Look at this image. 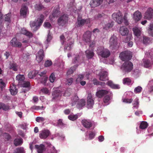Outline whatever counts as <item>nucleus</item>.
Segmentation results:
<instances>
[{"instance_id": "57", "label": "nucleus", "mask_w": 153, "mask_h": 153, "mask_svg": "<svg viewBox=\"0 0 153 153\" xmlns=\"http://www.w3.org/2000/svg\"><path fill=\"white\" fill-rule=\"evenodd\" d=\"M41 91L42 92L45 94H47L49 92V90L48 89L46 88H43L41 89Z\"/></svg>"}, {"instance_id": "40", "label": "nucleus", "mask_w": 153, "mask_h": 153, "mask_svg": "<svg viewBox=\"0 0 153 153\" xmlns=\"http://www.w3.org/2000/svg\"><path fill=\"white\" fill-rule=\"evenodd\" d=\"M69 119L71 121H74L78 118V116L77 114L74 115H70L68 117Z\"/></svg>"}, {"instance_id": "37", "label": "nucleus", "mask_w": 153, "mask_h": 153, "mask_svg": "<svg viewBox=\"0 0 153 153\" xmlns=\"http://www.w3.org/2000/svg\"><path fill=\"white\" fill-rule=\"evenodd\" d=\"M34 7L36 10L39 11V10L44 9V6L41 4L39 3L35 4L34 6Z\"/></svg>"}, {"instance_id": "34", "label": "nucleus", "mask_w": 153, "mask_h": 153, "mask_svg": "<svg viewBox=\"0 0 153 153\" xmlns=\"http://www.w3.org/2000/svg\"><path fill=\"white\" fill-rule=\"evenodd\" d=\"M133 30L134 33V34L137 37H139L141 34V31L138 28L135 27L133 28Z\"/></svg>"}, {"instance_id": "53", "label": "nucleus", "mask_w": 153, "mask_h": 153, "mask_svg": "<svg viewBox=\"0 0 153 153\" xmlns=\"http://www.w3.org/2000/svg\"><path fill=\"white\" fill-rule=\"evenodd\" d=\"M75 70V69L74 68V66L73 67H71L69 69V70L67 71V74L68 75L72 74L74 73Z\"/></svg>"}, {"instance_id": "20", "label": "nucleus", "mask_w": 153, "mask_h": 153, "mask_svg": "<svg viewBox=\"0 0 153 153\" xmlns=\"http://www.w3.org/2000/svg\"><path fill=\"white\" fill-rule=\"evenodd\" d=\"M103 0H92L90 3L91 7H95L100 5L102 4Z\"/></svg>"}, {"instance_id": "10", "label": "nucleus", "mask_w": 153, "mask_h": 153, "mask_svg": "<svg viewBox=\"0 0 153 153\" xmlns=\"http://www.w3.org/2000/svg\"><path fill=\"white\" fill-rule=\"evenodd\" d=\"M59 5H56L54 7L52 15L49 16V18L51 20H53V18L57 17L60 14L59 11Z\"/></svg>"}, {"instance_id": "44", "label": "nucleus", "mask_w": 153, "mask_h": 153, "mask_svg": "<svg viewBox=\"0 0 153 153\" xmlns=\"http://www.w3.org/2000/svg\"><path fill=\"white\" fill-rule=\"evenodd\" d=\"M24 79L25 77L23 75L19 74L16 76V79L18 80L19 81H23V80H24Z\"/></svg>"}, {"instance_id": "43", "label": "nucleus", "mask_w": 153, "mask_h": 153, "mask_svg": "<svg viewBox=\"0 0 153 153\" xmlns=\"http://www.w3.org/2000/svg\"><path fill=\"white\" fill-rule=\"evenodd\" d=\"M10 68L13 71H16L17 70L16 64V63H12L10 65Z\"/></svg>"}, {"instance_id": "49", "label": "nucleus", "mask_w": 153, "mask_h": 153, "mask_svg": "<svg viewBox=\"0 0 153 153\" xmlns=\"http://www.w3.org/2000/svg\"><path fill=\"white\" fill-rule=\"evenodd\" d=\"M57 124L59 126H65L67 125L66 123L63 122L62 120L61 119H59Z\"/></svg>"}, {"instance_id": "41", "label": "nucleus", "mask_w": 153, "mask_h": 153, "mask_svg": "<svg viewBox=\"0 0 153 153\" xmlns=\"http://www.w3.org/2000/svg\"><path fill=\"white\" fill-rule=\"evenodd\" d=\"M127 13H126L124 15L123 18V21L126 25H128L129 24V22L127 20Z\"/></svg>"}, {"instance_id": "35", "label": "nucleus", "mask_w": 153, "mask_h": 153, "mask_svg": "<svg viewBox=\"0 0 153 153\" xmlns=\"http://www.w3.org/2000/svg\"><path fill=\"white\" fill-rule=\"evenodd\" d=\"M148 126L147 122L146 121H142L140 124L139 128L140 129H146Z\"/></svg>"}, {"instance_id": "30", "label": "nucleus", "mask_w": 153, "mask_h": 153, "mask_svg": "<svg viewBox=\"0 0 153 153\" xmlns=\"http://www.w3.org/2000/svg\"><path fill=\"white\" fill-rule=\"evenodd\" d=\"M23 139L21 138H16L14 140V144L16 146H20L23 143Z\"/></svg>"}, {"instance_id": "24", "label": "nucleus", "mask_w": 153, "mask_h": 153, "mask_svg": "<svg viewBox=\"0 0 153 153\" xmlns=\"http://www.w3.org/2000/svg\"><path fill=\"white\" fill-rule=\"evenodd\" d=\"M119 32L122 36H126L128 34V29L125 26H122L119 29Z\"/></svg>"}, {"instance_id": "28", "label": "nucleus", "mask_w": 153, "mask_h": 153, "mask_svg": "<svg viewBox=\"0 0 153 153\" xmlns=\"http://www.w3.org/2000/svg\"><path fill=\"white\" fill-rule=\"evenodd\" d=\"M27 7L25 6H22L20 10V14L21 16L25 17L27 15Z\"/></svg>"}, {"instance_id": "60", "label": "nucleus", "mask_w": 153, "mask_h": 153, "mask_svg": "<svg viewBox=\"0 0 153 153\" xmlns=\"http://www.w3.org/2000/svg\"><path fill=\"white\" fill-rule=\"evenodd\" d=\"M152 85L151 86L149 89V91L150 92L153 91V81H151L149 83V85Z\"/></svg>"}, {"instance_id": "16", "label": "nucleus", "mask_w": 153, "mask_h": 153, "mask_svg": "<svg viewBox=\"0 0 153 153\" xmlns=\"http://www.w3.org/2000/svg\"><path fill=\"white\" fill-rule=\"evenodd\" d=\"M81 123L84 127L88 129L92 126V121L88 119H83L81 121Z\"/></svg>"}, {"instance_id": "21", "label": "nucleus", "mask_w": 153, "mask_h": 153, "mask_svg": "<svg viewBox=\"0 0 153 153\" xmlns=\"http://www.w3.org/2000/svg\"><path fill=\"white\" fill-rule=\"evenodd\" d=\"M92 32L89 31H87L83 35V38L86 43L89 42L91 41Z\"/></svg>"}, {"instance_id": "11", "label": "nucleus", "mask_w": 153, "mask_h": 153, "mask_svg": "<svg viewBox=\"0 0 153 153\" xmlns=\"http://www.w3.org/2000/svg\"><path fill=\"white\" fill-rule=\"evenodd\" d=\"M94 105V100L91 94L89 93L87 97V105L88 108H91Z\"/></svg>"}, {"instance_id": "55", "label": "nucleus", "mask_w": 153, "mask_h": 153, "mask_svg": "<svg viewBox=\"0 0 153 153\" xmlns=\"http://www.w3.org/2000/svg\"><path fill=\"white\" fill-rule=\"evenodd\" d=\"M30 85V83L29 82H24L22 84V86L23 87H29Z\"/></svg>"}, {"instance_id": "48", "label": "nucleus", "mask_w": 153, "mask_h": 153, "mask_svg": "<svg viewBox=\"0 0 153 153\" xmlns=\"http://www.w3.org/2000/svg\"><path fill=\"white\" fill-rule=\"evenodd\" d=\"M3 135L5 140L7 141L9 140L11 138V136L10 135L7 133H4Z\"/></svg>"}, {"instance_id": "47", "label": "nucleus", "mask_w": 153, "mask_h": 153, "mask_svg": "<svg viewBox=\"0 0 153 153\" xmlns=\"http://www.w3.org/2000/svg\"><path fill=\"white\" fill-rule=\"evenodd\" d=\"M56 77L54 73H52L51 74L49 77L50 81L51 82H53L56 79Z\"/></svg>"}, {"instance_id": "62", "label": "nucleus", "mask_w": 153, "mask_h": 153, "mask_svg": "<svg viewBox=\"0 0 153 153\" xmlns=\"http://www.w3.org/2000/svg\"><path fill=\"white\" fill-rule=\"evenodd\" d=\"M133 101V99H124L123 100V102L126 103H130L132 102Z\"/></svg>"}, {"instance_id": "36", "label": "nucleus", "mask_w": 153, "mask_h": 153, "mask_svg": "<svg viewBox=\"0 0 153 153\" xmlns=\"http://www.w3.org/2000/svg\"><path fill=\"white\" fill-rule=\"evenodd\" d=\"M131 82V79L128 77L125 78L123 80V82L124 85H129Z\"/></svg>"}, {"instance_id": "12", "label": "nucleus", "mask_w": 153, "mask_h": 153, "mask_svg": "<svg viewBox=\"0 0 153 153\" xmlns=\"http://www.w3.org/2000/svg\"><path fill=\"white\" fill-rule=\"evenodd\" d=\"M153 15V9L151 7L149 8L145 13L144 17L145 19L150 20L152 17Z\"/></svg>"}, {"instance_id": "61", "label": "nucleus", "mask_w": 153, "mask_h": 153, "mask_svg": "<svg viewBox=\"0 0 153 153\" xmlns=\"http://www.w3.org/2000/svg\"><path fill=\"white\" fill-rule=\"evenodd\" d=\"M73 80V79L72 78H70L68 79H67V82L68 84L69 85H71L72 83Z\"/></svg>"}, {"instance_id": "13", "label": "nucleus", "mask_w": 153, "mask_h": 153, "mask_svg": "<svg viewBox=\"0 0 153 153\" xmlns=\"http://www.w3.org/2000/svg\"><path fill=\"white\" fill-rule=\"evenodd\" d=\"M10 43L11 46L16 48H21L22 47V43L19 42L16 38H13L10 41Z\"/></svg>"}, {"instance_id": "9", "label": "nucleus", "mask_w": 153, "mask_h": 153, "mask_svg": "<svg viewBox=\"0 0 153 153\" xmlns=\"http://www.w3.org/2000/svg\"><path fill=\"white\" fill-rule=\"evenodd\" d=\"M113 19L118 24H121L123 22V18L121 12L113 13L112 15Z\"/></svg>"}, {"instance_id": "19", "label": "nucleus", "mask_w": 153, "mask_h": 153, "mask_svg": "<svg viewBox=\"0 0 153 153\" xmlns=\"http://www.w3.org/2000/svg\"><path fill=\"white\" fill-rule=\"evenodd\" d=\"M108 93L109 91L106 90H99L97 91L96 95L98 98H101L103 97L108 94Z\"/></svg>"}, {"instance_id": "54", "label": "nucleus", "mask_w": 153, "mask_h": 153, "mask_svg": "<svg viewBox=\"0 0 153 153\" xmlns=\"http://www.w3.org/2000/svg\"><path fill=\"white\" fill-rule=\"evenodd\" d=\"M105 16L104 13H102L101 14H99L98 15H96L95 16V18L96 19H100L103 17Z\"/></svg>"}, {"instance_id": "25", "label": "nucleus", "mask_w": 153, "mask_h": 153, "mask_svg": "<svg viewBox=\"0 0 153 153\" xmlns=\"http://www.w3.org/2000/svg\"><path fill=\"white\" fill-rule=\"evenodd\" d=\"M133 18L136 22L139 21L142 18L141 13L138 11L135 12L134 13Z\"/></svg>"}, {"instance_id": "18", "label": "nucleus", "mask_w": 153, "mask_h": 153, "mask_svg": "<svg viewBox=\"0 0 153 153\" xmlns=\"http://www.w3.org/2000/svg\"><path fill=\"white\" fill-rule=\"evenodd\" d=\"M83 60V56L80 55H76L73 60L72 62L74 64H76L77 66L78 65V64L81 63Z\"/></svg>"}, {"instance_id": "7", "label": "nucleus", "mask_w": 153, "mask_h": 153, "mask_svg": "<svg viewBox=\"0 0 153 153\" xmlns=\"http://www.w3.org/2000/svg\"><path fill=\"white\" fill-rule=\"evenodd\" d=\"M90 23L89 19H82V17L78 16L77 18L76 26L77 27H80L84 25L85 24H88Z\"/></svg>"}, {"instance_id": "64", "label": "nucleus", "mask_w": 153, "mask_h": 153, "mask_svg": "<svg viewBox=\"0 0 153 153\" xmlns=\"http://www.w3.org/2000/svg\"><path fill=\"white\" fill-rule=\"evenodd\" d=\"M95 135L94 133L92 132H91L89 133V139L91 140L92 139L94 138Z\"/></svg>"}, {"instance_id": "17", "label": "nucleus", "mask_w": 153, "mask_h": 153, "mask_svg": "<svg viewBox=\"0 0 153 153\" xmlns=\"http://www.w3.org/2000/svg\"><path fill=\"white\" fill-rule=\"evenodd\" d=\"M44 57V51L42 49H40L37 53L36 59L39 63L43 59Z\"/></svg>"}, {"instance_id": "39", "label": "nucleus", "mask_w": 153, "mask_h": 153, "mask_svg": "<svg viewBox=\"0 0 153 153\" xmlns=\"http://www.w3.org/2000/svg\"><path fill=\"white\" fill-rule=\"evenodd\" d=\"M10 17V14H8L7 15H4V21H5L9 23H10L11 22Z\"/></svg>"}, {"instance_id": "5", "label": "nucleus", "mask_w": 153, "mask_h": 153, "mask_svg": "<svg viewBox=\"0 0 153 153\" xmlns=\"http://www.w3.org/2000/svg\"><path fill=\"white\" fill-rule=\"evenodd\" d=\"M133 65L131 62L127 61L124 62L121 66V69L124 72L129 73L133 69Z\"/></svg>"}, {"instance_id": "2", "label": "nucleus", "mask_w": 153, "mask_h": 153, "mask_svg": "<svg viewBox=\"0 0 153 153\" xmlns=\"http://www.w3.org/2000/svg\"><path fill=\"white\" fill-rule=\"evenodd\" d=\"M79 98L78 96L75 95L74 96L71 100V106H74L76 104L77 102H78L76 105V107L79 109H80L84 107L85 105V102L84 99H81L79 100Z\"/></svg>"}, {"instance_id": "8", "label": "nucleus", "mask_w": 153, "mask_h": 153, "mask_svg": "<svg viewBox=\"0 0 153 153\" xmlns=\"http://www.w3.org/2000/svg\"><path fill=\"white\" fill-rule=\"evenodd\" d=\"M68 17L67 15L64 14L60 16L57 20V23L59 26H63L67 22Z\"/></svg>"}, {"instance_id": "63", "label": "nucleus", "mask_w": 153, "mask_h": 153, "mask_svg": "<svg viewBox=\"0 0 153 153\" xmlns=\"http://www.w3.org/2000/svg\"><path fill=\"white\" fill-rule=\"evenodd\" d=\"M0 83L1 85L0 87L1 88V90H2L5 86V83L2 81L1 79H0Z\"/></svg>"}, {"instance_id": "33", "label": "nucleus", "mask_w": 153, "mask_h": 153, "mask_svg": "<svg viewBox=\"0 0 153 153\" xmlns=\"http://www.w3.org/2000/svg\"><path fill=\"white\" fill-rule=\"evenodd\" d=\"M143 62L145 68H148L152 65V63L148 59H143Z\"/></svg>"}, {"instance_id": "32", "label": "nucleus", "mask_w": 153, "mask_h": 153, "mask_svg": "<svg viewBox=\"0 0 153 153\" xmlns=\"http://www.w3.org/2000/svg\"><path fill=\"white\" fill-rule=\"evenodd\" d=\"M35 147L37 149L38 153H43L45 148L44 145L41 144L39 146L36 145Z\"/></svg>"}, {"instance_id": "31", "label": "nucleus", "mask_w": 153, "mask_h": 153, "mask_svg": "<svg viewBox=\"0 0 153 153\" xmlns=\"http://www.w3.org/2000/svg\"><path fill=\"white\" fill-rule=\"evenodd\" d=\"M143 43L145 45H147L152 42V40L149 37L144 36L143 40Z\"/></svg>"}, {"instance_id": "27", "label": "nucleus", "mask_w": 153, "mask_h": 153, "mask_svg": "<svg viewBox=\"0 0 153 153\" xmlns=\"http://www.w3.org/2000/svg\"><path fill=\"white\" fill-rule=\"evenodd\" d=\"M86 57L88 59H91L94 55V53L93 50H87L85 52Z\"/></svg>"}, {"instance_id": "29", "label": "nucleus", "mask_w": 153, "mask_h": 153, "mask_svg": "<svg viewBox=\"0 0 153 153\" xmlns=\"http://www.w3.org/2000/svg\"><path fill=\"white\" fill-rule=\"evenodd\" d=\"M10 91L11 94L13 95H15L18 92L16 86L14 85H12L10 86Z\"/></svg>"}, {"instance_id": "3", "label": "nucleus", "mask_w": 153, "mask_h": 153, "mask_svg": "<svg viewBox=\"0 0 153 153\" xmlns=\"http://www.w3.org/2000/svg\"><path fill=\"white\" fill-rule=\"evenodd\" d=\"M97 52L99 55L103 58H107L109 56L110 52L109 50L100 47L97 50Z\"/></svg>"}, {"instance_id": "23", "label": "nucleus", "mask_w": 153, "mask_h": 153, "mask_svg": "<svg viewBox=\"0 0 153 153\" xmlns=\"http://www.w3.org/2000/svg\"><path fill=\"white\" fill-rule=\"evenodd\" d=\"M108 73L107 71H102L100 75L99 79L102 81H105L108 79Z\"/></svg>"}, {"instance_id": "6", "label": "nucleus", "mask_w": 153, "mask_h": 153, "mask_svg": "<svg viewBox=\"0 0 153 153\" xmlns=\"http://www.w3.org/2000/svg\"><path fill=\"white\" fill-rule=\"evenodd\" d=\"M121 60L123 61H128L131 59L132 56L131 53L128 51H125L121 52L119 55Z\"/></svg>"}, {"instance_id": "4", "label": "nucleus", "mask_w": 153, "mask_h": 153, "mask_svg": "<svg viewBox=\"0 0 153 153\" xmlns=\"http://www.w3.org/2000/svg\"><path fill=\"white\" fill-rule=\"evenodd\" d=\"M117 38L113 35L110 38L109 40V48L112 50L118 49L119 45L117 43Z\"/></svg>"}, {"instance_id": "42", "label": "nucleus", "mask_w": 153, "mask_h": 153, "mask_svg": "<svg viewBox=\"0 0 153 153\" xmlns=\"http://www.w3.org/2000/svg\"><path fill=\"white\" fill-rule=\"evenodd\" d=\"M71 88H68L67 89L64 93V96L67 97L70 96L71 94Z\"/></svg>"}, {"instance_id": "22", "label": "nucleus", "mask_w": 153, "mask_h": 153, "mask_svg": "<svg viewBox=\"0 0 153 153\" xmlns=\"http://www.w3.org/2000/svg\"><path fill=\"white\" fill-rule=\"evenodd\" d=\"M62 95L61 91L60 90H55L52 93V99L56 100L59 99Z\"/></svg>"}, {"instance_id": "58", "label": "nucleus", "mask_w": 153, "mask_h": 153, "mask_svg": "<svg viewBox=\"0 0 153 153\" xmlns=\"http://www.w3.org/2000/svg\"><path fill=\"white\" fill-rule=\"evenodd\" d=\"M110 100V97L109 96L106 95L104 97L103 99V102L104 103H107Z\"/></svg>"}, {"instance_id": "56", "label": "nucleus", "mask_w": 153, "mask_h": 153, "mask_svg": "<svg viewBox=\"0 0 153 153\" xmlns=\"http://www.w3.org/2000/svg\"><path fill=\"white\" fill-rule=\"evenodd\" d=\"M52 64V61L51 60H47L45 61L44 65L45 67H49Z\"/></svg>"}, {"instance_id": "59", "label": "nucleus", "mask_w": 153, "mask_h": 153, "mask_svg": "<svg viewBox=\"0 0 153 153\" xmlns=\"http://www.w3.org/2000/svg\"><path fill=\"white\" fill-rule=\"evenodd\" d=\"M84 77V75L82 74H79L78 76V77L76 79V82L80 81L82 80L83 79Z\"/></svg>"}, {"instance_id": "14", "label": "nucleus", "mask_w": 153, "mask_h": 153, "mask_svg": "<svg viewBox=\"0 0 153 153\" xmlns=\"http://www.w3.org/2000/svg\"><path fill=\"white\" fill-rule=\"evenodd\" d=\"M50 132L49 130H43L40 131L39 134V137L42 139H45L49 136Z\"/></svg>"}, {"instance_id": "45", "label": "nucleus", "mask_w": 153, "mask_h": 153, "mask_svg": "<svg viewBox=\"0 0 153 153\" xmlns=\"http://www.w3.org/2000/svg\"><path fill=\"white\" fill-rule=\"evenodd\" d=\"M8 107L6 105L0 102V109H2L6 111L8 109Z\"/></svg>"}, {"instance_id": "51", "label": "nucleus", "mask_w": 153, "mask_h": 153, "mask_svg": "<svg viewBox=\"0 0 153 153\" xmlns=\"http://www.w3.org/2000/svg\"><path fill=\"white\" fill-rule=\"evenodd\" d=\"M44 26L45 28L51 29L52 28L51 24L48 22H45L44 23Z\"/></svg>"}, {"instance_id": "1", "label": "nucleus", "mask_w": 153, "mask_h": 153, "mask_svg": "<svg viewBox=\"0 0 153 153\" xmlns=\"http://www.w3.org/2000/svg\"><path fill=\"white\" fill-rule=\"evenodd\" d=\"M44 20V15L41 14L37 20L31 21L30 22V26L33 31H36L39 29L42 25Z\"/></svg>"}, {"instance_id": "52", "label": "nucleus", "mask_w": 153, "mask_h": 153, "mask_svg": "<svg viewBox=\"0 0 153 153\" xmlns=\"http://www.w3.org/2000/svg\"><path fill=\"white\" fill-rule=\"evenodd\" d=\"M113 25V24L112 23H109L106 24L105 27H104V29H108L110 28H111Z\"/></svg>"}, {"instance_id": "50", "label": "nucleus", "mask_w": 153, "mask_h": 153, "mask_svg": "<svg viewBox=\"0 0 153 153\" xmlns=\"http://www.w3.org/2000/svg\"><path fill=\"white\" fill-rule=\"evenodd\" d=\"M16 153H25L24 149L23 147H20L16 149Z\"/></svg>"}, {"instance_id": "26", "label": "nucleus", "mask_w": 153, "mask_h": 153, "mask_svg": "<svg viewBox=\"0 0 153 153\" xmlns=\"http://www.w3.org/2000/svg\"><path fill=\"white\" fill-rule=\"evenodd\" d=\"M21 32L22 34L26 35L29 38H31L33 36V34L31 32L27 31V30L25 28H22Z\"/></svg>"}, {"instance_id": "38", "label": "nucleus", "mask_w": 153, "mask_h": 153, "mask_svg": "<svg viewBox=\"0 0 153 153\" xmlns=\"http://www.w3.org/2000/svg\"><path fill=\"white\" fill-rule=\"evenodd\" d=\"M148 32L153 37V23L149 25L148 29Z\"/></svg>"}, {"instance_id": "15", "label": "nucleus", "mask_w": 153, "mask_h": 153, "mask_svg": "<svg viewBox=\"0 0 153 153\" xmlns=\"http://www.w3.org/2000/svg\"><path fill=\"white\" fill-rule=\"evenodd\" d=\"M46 71H44L39 74V76L41 78V79L40 80V81L44 85L46 84L48 79V77L46 75Z\"/></svg>"}, {"instance_id": "46", "label": "nucleus", "mask_w": 153, "mask_h": 153, "mask_svg": "<svg viewBox=\"0 0 153 153\" xmlns=\"http://www.w3.org/2000/svg\"><path fill=\"white\" fill-rule=\"evenodd\" d=\"M142 90V88L140 86H138L136 88H135L134 90V93L137 94L141 92Z\"/></svg>"}]
</instances>
